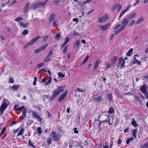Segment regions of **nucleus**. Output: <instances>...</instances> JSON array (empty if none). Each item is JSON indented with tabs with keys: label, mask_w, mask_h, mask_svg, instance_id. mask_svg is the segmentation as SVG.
Segmentation results:
<instances>
[{
	"label": "nucleus",
	"mask_w": 148,
	"mask_h": 148,
	"mask_svg": "<svg viewBox=\"0 0 148 148\" xmlns=\"http://www.w3.org/2000/svg\"><path fill=\"white\" fill-rule=\"evenodd\" d=\"M64 91V87L62 86H59L57 89L54 90L53 92V95L50 98V101H53L61 92Z\"/></svg>",
	"instance_id": "f257e3e1"
},
{
	"label": "nucleus",
	"mask_w": 148,
	"mask_h": 148,
	"mask_svg": "<svg viewBox=\"0 0 148 148\" xmlns=\"http://www.w3.org/2000/svg\"><path fill=\"white\" fill-rule=\"evenodd\" d=\"M129 21L126 18L124 19L122 22L121 23V27L118 30L115 32V33L117 35L122 31H123L125 28V27L127 26Z\"/></svg>",
	"instance_id": "f03ea898"
},
{
	"label": "nucleus",
	"mask_w": 148,
	"mask_h": 148,
	"mask_svg": "<svg viewBox=\"0 0 148 148\" xmlns=\"http://www.w3.org/2000/svg\"><path fill=\"white\" fill-rule=\"evenodd\" d=\"M41 38L40 36H36L32 40L28 42L27 44L24 46V48L26 49L29 46H32L36 41Z\"/></svg>",
	"instance_id": "7ed1b4c3"
},
{
	"label": "nucleus",
	"mask_w": 148,
	"mask_h": 148,
	"mask_svg": "<svg viewBox=\"0 0 148 148\" xmlns=\"http://www.w3.org/2000/svg\"><path fill=\"white\" fill-rule=\"evenodd\" d=\"M50 137L54 141L59 140L61 138L59 135H58L55 131H52L50 135Z\"/></svg>",
	"instance_id": "20e7f679"
},
{
	"label": "nucleus",
	"mask_w": 148,
	"mask_h": 148,
	"mask_svg": "<svg viewBox=\"0 0 148 148\" xmlns=\"http://www.w3.org/2000/svg\"><path fill=\"white\" fill-rule=\"evenodd\" d=\"M147 87L145 84L143 85L140 88L141 91L145 94L146 98H148V93L147 91Z\"/></svg>",
	"instance_id": "39448f33"
},
{
	"label": "nucleus",
	"mask_w": 148,
	"mask_h": 148,
	"mask_svg": "<svg viewBox=\"0 0 148 148\" xmlns=\"http://www.w3.org/2000/svg\"><path fill=\"white\" fill-rule=\"evenodd\" d=\"M125 61L124 59L120 58L119 59L118 63L117 64V66L119 68L120 67V69H122L123 68L125 64Z\"/></svg>",
	"instance_id": "423d86ee"
},
{
	"label": "nucleus",
	"mask_w": 148,
	"mask_h": 148,
	"mask_svg": "<svg viewBox=\"0 0 148 148\" xmlns=\"http://www.w3.org/2000/svg\"><path fill=\"white\" fill-rule=\"evenodd\" d=\"M32 116H34V118L38 120L39 121L41 122L43 120L42 118L40 117L38 113L37 112L32 111Z\"/></svg>",
	"instance_id": "0eeeda50"
},
{
	"label": "nucleus",
	"mask_w": 148,
	"mask_h": 148,
	"mask_svg": "<svg viewBox=\"0 0 148 148\" xmlns=\"http://www.w3.org/2000/svg\"><path fill=\"white\" fill-rule=\"evenodd\" d=\"M109 18V17L108 15L107 14H106L103 16L99 18L97 21L99 23H102L106 21Z\"/></svg>",
	"instance_id": "6e6552de"
},
{
	"label": "nucleus",
	"mask_w": 148,
	"mask_h": 148,
	"mask_svg": "<svg viewBox=\"0 0 148 148\" xmlns=\"http://www.w3.org/2000/svg\"><path fill=\"white\" fill-rule=\"evenodd\" d=\"M42 5V4L41 2L38 1L32 5L31 7V8L32 9H35L38 8L39 6Z\"/></svg>",
	"instance_id": "1a4fd4ad"
},
{
	"label": "nucleus",
	"mask_w": 148,
	"mask_h": 148,
	"mask_svg": "<svg viewBox=\"0 0 148 148\" xmlns=\"http://www.w3.org/2000/svg\"><path fill=\"white\" fill-rule=\"evenodd\" d=\"M110 23H108L106 25H101L99 27L100 29L102 31H104L106 30L110 26Z\"/></svg>",
	"instance_id": "9d476101"
},
{
	"label": "nucleus",
	"mask_w": 148,
	"mask_h": 148,
	"mask_svg": "<svg viewBox=\"0 0 148 148\" xmlns=\"http://www.w3.org/2000/svg\"><path fill=\"white\" fill-rule=\"evenodd\" d=\"M27 110L26 108H25L22 110V116H21L22 119H23L26 118V113Z\"/></svg>",
	"instance_id": "9b49d317"
},
{
	"label": "nucleus",
	"mask_w": 148,
	"mask_h": 148,
	"mask_svg": "<svg viewBox=\"0 0 148 148\" xmlns=\"http://www.w3.org/2000/svg\"><path fill=\"white\" fill-rule=\"evenodd\" d=\"M56 16V14L53 13L51 14L48 18L49 22L50 23L55 18Z\"/></svg>",
	"instance_id": "f8f14e48"
},
{
	"label": "nucleus",
	"mask_w": 148,
	"mask_h": 148,
	"mask_svg": "<svg viewBox=\"0 0 148 148\" xmlns=\"http://www.w3.org/2000/svg\"><path fill=\"white\" fill-rule=\"evenodd\" d=\"M80 42V40H77L75 41L74 44V48L75 49H77L79 46Z\"/></svg>",
	"instance_id": "ddd939ff"
},
{
	"label": "nucleus",
	"mask_w": 148,
	"mask_h": 148,
	"mask_svg": "<svg viewBox=\"0 0 148 148\" xmlns=\"http://www.w3.org/2000/svg\"><path fill=\"white\" fill-rule=\"evenodd\" d=\"M136 16V13L134 12L130 15H129L127 16L126 18L128 20V21H130V20L133 17H134Z\"/></svg>",
	"instance_id": "4468645a"
},
{
	"label": "nucleus",
	"mask_w": 148,
	"mask_h": 148,
	"mask_svg": "<svg viewBox=\"0 0 148 148\" xmlns=\"http://www.w3.org/2000/svg\"><path fill=\"white\" fill-rule=\"evenodd\" d=\"M8 106V104L5 103H3L1 105L0 109L5 110Z\"/></svg>",
	"instance_id": "2eb2a0df"
},
{
	"label": "nucleus",
	"mask_w": 148,
	"mask_h": 148,
	"mask_svg": "<svg viewBox=\"0 0 148 148\" xmlns=\"http://www.w3.org/2000/svg\"><path fill=\"white\" fill-rule=\"evenodd\" d=\"M19 105H16L14 106V109L16 110V111H18L22 109H23L25 108L24 106H23L17 108V107Z\"/></svg>",
	"instance_id": "dca6fc26"
},
{
	"label": "nucleus",
	"mask_w": 148,
	"mask_h": 148,
	"mask_svg": "<svg viewBox=\"0 0 148 148\" xmlns=\"http://www.w3.org/2000/svg\"><path fill=\"white\" fill-rule=\"evenodd\" d=\"M108 101L111 102L112 100V94L111 93H109L107 95Z\"/></svg>",
	"instance_id": "f3484780"
},
{
	"label": "nucleus",
	"mask_w": 148,
	"mask_h": 148,
	"mask_svg": "<svg viewBox=\"0 0 148 148\" xmlns=\"http://www.w3.org/2000/svg\"><path fill=\"white\" fill-rule=\"evenodd\" d=\"M137 133V130L136 129H134L133 130L132 135L135 139L136 138V134Z\"/></svg>",
	"instance_id": "a211bd4d"
},
{
	"label": "nucleus",
	"mask_w": 148,
	"mask_h": 148,
	"mask_svg": "<svg viewBox=\"0 0 148 148\" xmlns=\"http://www.w3.org/2000/svg\"><path fill=\"white\" fill-rule=\"evenodd\" d=\"M20 86L19 85H14L11 88V89L14 91H15L16 89H18Z\"/></svg>",
	"instance_id": "6ab92c4d"
},
{
	"label": "nucleus",
	"mask_w": 148,
	"mask_h": 148,
	"mask_svg": "<svg viewBox=\"0 0 148 148\" xmlns=\"http://www.w3.org/2000/svg\"><path fill=\"white\" fill-rule=\"evenodd\" d=\"M93 99L95 100H96L98 102H101L102 101V98L101 96L97 97H94Z\"/></svg>",
	"instance_id": "aec40b11"
},
{
	"label": "nucleus",
	"mask_w": 148,
	"mask_h": 148,
	"mask_svg": "<svg viewBox=\"0 0 148 148\" xmlns=\"http://www.w3.org/2000/svg\"><path fill=\"white\" fill-rule=\"evenodd\" d=\"M73 143H74V144H75L76 145H77L78 144V146L80 147H83V146H82V143H79V142L77 140L73 142Z\"/></svg>",
	"instance_id": "412c9836"
},
{
	"label": "nucleus",
	"mask_w": 148,
	"mask_h": 148,
	"mask_svg": "<svg viewBox=\"0 0 148 148\" xmlns=\"http://www.w3.org/2000/svg\"><path fill=\"white\" fill-rule=\"evenodd\" d=\"M114 112V110L112 107L110 108L109 111H108V113L109 114H112Z\"/></svg>",
	"instance_id": "4be33fe9"
},
{
	"label": "nucleus",
	"mask_w": 148,
	"mask_h": 148,
	"mask_svg": "<svg viewBox=\"0 0 148 148\" xmlns=\"http://www.w3.org/2000/svg\"><path fill=\"white\" fill-rule=\"evenodd\" d=\"M65 95H63V94H62L60 97L58 99V101H61L63 99H64L65 98V97H66Z\"/></svg>",
	"instance_id": "5701e85b"
},
{
	"label": "nucleus",
	"mask_w": 148,
	"mask_h": 148,
	"mask_svg": "<svg viewBox=\"0 0 148 148\" xmlns=\"http://www.w3.org/2000/svg\"><path fill=\"white\" fill-rule=\"evenodd\" d=\"M29 2H27L24 8V11L25 12H27L28 9L29 7Z\"/></svg>",
	"instance_id": "b1692460"
},
{
	"label": "nucleus",
	"mask_w": 148,
	"mask_h": 148,
	"mask_svg": "<svg viewBox=\"0 0 148 148\" xmlns=\"http://www.w3.org/2000/svg\"><path fill=\"white\" fill-rule=\"evenodd\" d=\"M132 124L134 126V127H136L137 126V124L136 123V121L134 118H133L132 119Z\"/></svg>",
	"instance_id": "393cba45"
},
{
	"label": "nucleus",
	"mask_w": 148,
	"mask_h": 148,
	"mask_svg": "<svg viewBox=\"0 0 148 148\" xmlns=\"http://www.w3.org/2000/svg\"><path fill=\"white\" fill-rule=\"evenodd\" d=\"M48 44L47 43L45 44L44 45L42 46L39 47L41 50L42 51V50H45L47 47Z\"/></svg>",
	"instance_id": "a878e982"
},
{
	"label": "nucleus",
	"mask_w": 148,
	"mask_h": 148,
	"mask_svg": "<svg viewBox=\"0 0 148 148\" xmlns=\"http://www.w3.org/2000/svg\"><path fill=\"white\" fill-rule=\"evenodd\" d=\"M141 148H148V143H146L144 145H142L140 146Z\"/></svg>",
	"instance_id": "bb28decb"
},
{
	"label": "nucleus",
	"mask_w": 148,
	"mask_h": 148,
	"mask_svg": "<svg viewBox=\"0 0 148 148\" xmlns=\"http://www.w3.org/2000/svg\"><path fill=\"white\" fill-rule=\"evenodd\" d=\"M108 116L106 121L108 122L110 125H112V122H111L110 121V117L109 116L107 115Z\"/></svg>",
	"instance_id": "cd10ccee"
},
{
	"label": "nucleus",
	"mask_w": 148,
	"mask_h": 148,
	"mask_svg": "<svg viewBox=\"0 0 148 148\" xmlns=\"http://www.w3.org/2000/svg\"><path fill=\"white\" fill-rule=\"evenodd\" d=\"M28 33V31L27 29L24 30L22 33L21 35L23 36H25L27 35Z\"/></svg>",
	"instance_id": "c85d7f7f"
},
{
	"label": "nucleus",
	"mask_w": 148,
	"mask_h": 148,
	"mask_svg": "<svg viewBox=\"0 0 148 148\" xmlns=\"http://www.w3.org/2000/svg\"><path fill=\"white\" fill-rule=\"evenodd\" d=\"M60 34L59 33L57 34L55 37V39L57 41L59 40L60 37Z\"/></svg>",
	"instance_id": "c756f323"
},
{
	"label": "nucleus",
	"mask_w": 148,
	"mask_h": 148,
	"mask_svg": "<svg viewBox=\"0 0 148 148\" xmlns=\"http://www.w3.org/2000/svg\"><path fill=\"white\" fill-rule=\"evenodd\" d=\"M23 19V18L21 17H18L16 18L15 19V20L16 21H17L18 22H20L21 21H22Z\"/></svg>",
	"instance_id": "7c9ffc66"
},
{
	"label": "nucleus",
	"mask_w": 148,
	"mask_h": 148,
	"mask_svg": "<svg viewBox=\"0 0 148 148\" xmlns=\"http://www.w3.org/2000/svg\"><path fill=\"white\" fill-rule=\"evenodd\" d=\"M133 51V49L132 48H131L129 51H128L126 54L127 56H130L131 55V53Z\"/></svg>",
	"instance_id": "2f4dec72"
},
{
	"label": "nucleus",
	"mask_w": 148,
	"mask_h": 148,
	"mask_svg": "<svg viewBox=\"0 0 148 148\" xmlns=\"http://www.w3.org/2000/svg\"><path fill=\"white\" fill-rule=\"evenodd\" d=\"M99 61L98 60H97L95 62V63L94 65V69H96L97 67L99 65Z\"/></svg>",
	"instance_id": "473e14b6"
},
{
	"label": "nucleus",
	"mask_w": 148,
	"mask_h": 148,
	"mask_svg": "<svg viewBox=\"0 0 148 148\" xmlns=\"http://www.w3.org/2000/svg\"><path fill=\"white\" fill-rule=\"evenodd\" d=\"M133 140V138L131 137L130 138H128L126 140V143L127 144H128L130 143L131 141H132Z\"/></svg>",
	"instance_id": "72a5a7b5"
},
{
	"label": "nucleus",
	"mask_w": 148,
	"mask_h": 148,
	"mask_svg": "<svg viewBox=\"0 0 148 148\" xmlns=\"http://www.w3.org/2000/svg\"><path fill=\"white\" fill-rule=\"evenodd\" d=\"M80 114H78L76 116V122L77 123H78L80 121Z\"/></svg>",
	"instance_id": "f704fd0d"
},
{
	"label": "nucleus",
	"mask_w": 148,
	"mask_h": 148,
	"mask_svg": "<svg viewBox=\"0 0 148 148\" xmlns=\"http://www.w3.org/2000/svg\"><path fill=\"white\" fill-rule=\"evenodd\" d=\"M29 145L30 146L34 148H35V146L33 145L31 141V140H29L28 143Z\"/></svg>",
	"instance_id": "c9c22d12"
},
{
	"label": "nucleus",
	"mask_w": 148,
	"mask_h": 148,
	"mask_svg": "<svg viewBox=\"0 0 148 148\" xmlns=\"http://www.w3.org/2000/svg\"><path fill=\"white\" fill-rule=\"evenodd\" d=\"M49 36L48 35H46L42 37L43 40L44 42H45L49 38Z\"/></svg>",
	"instance_id": "e433bc0d"
},
{
	"label": "nucleus",
	"mask_w": 148,
	"mask_h": 148,
	"mask_svg": "<svg viewBox=\"0 0 148 148\" xmlns=\"http://www.w3.org/2000/svg\"><path fill=\"white\" fill-rule=\"evenodd\" d=\"M136 63H137L138 65H140V61L136 60L133 61V64H134Z\"/></svg>",
	"instance_id": "4c0bfd02"
},
{
	"label": "nucleus",
	"mask_w": 148,
	"mask_h": 148,
	"mask_svg": "<svg viewBox=\"0 0 148 148\" xmlns=\"http://www.w3.org/2000/svg\"><path fill=\"white\" fill-rule=\"evenodd\" d=\"M143 20V19L142 18H140V19H139L136 22V24H138L142 22Z\"/></svg>",
	"instance_id": "58836bf2"
},
{
	"label": "nucleus",
	"mask_w": 148,
	"mask_h": 148,
	"mask_svg": "<svg viewBox=\"0 0 148 148\" xmlns=\"http://www.w3.org/2000/svg\"><path fill=\"white\" fill-rule=\"evenodd\" d=\"M89 56H88V55H87L85 59L84 60V61L82 63V64H81V65L84 64L87 61V60H88V59L89 58Z\"/></svg>",
	"instance_id": "ea45409f"
},
{
	"label": "nucleus",
	"mask_w": 148,
	"mask_h": 148,
	"mask_svg": "<svg viewBox=\"0 0 148 148\" xmlns=\"http://www.w3.org/2000/svg\"><path fill=\"white\" fill-rule=\"evenodd\" d=\"M58 75L60 77H64L65 76V74H63L61 72H59L58 73Z\"/></svg>",
	"instance_id": "a19ab883"
},
{
	"label": "nucleus",
	"mask_w": 148,
	"mask_h": 148,
	"mask_svg": "<svg viewBox=\"0 0 148 148\" xmlns=\"http://www.w3.org/2000/svg\"><path fill=\"white\" fill-rule=\"evenodd\" d=\"M52 141V140L51 138H48L47 139V142L48 145H50L51 144V142Z\"/></svg>",
	"instance_id": "79ce46f5"
},
{
	"label": "nucleus",
	"mask_w": 148,
	"mask_h": 148,
	"mask_svg": "<svg viewBox=\"0 0 148 148\" xmlns=\"http://www.w3.org/2000/svg\"><path fill=\"white\" fill-rule=\"evenodd\" d=\"M86 3L85 1H84L83 2H80L78 3V4L79 6H82L85 5Z\"/></svg>",
	"instance_id": "37998d69"
},
{
	"label": "nucleus",
	"mask_w": 148,
	"mask_h": 148,
	"mask_svg": "<svg viewBox=\"0 0 148 148\" xmlns=\"http://www.w3.org/2000/svg\"><path fill=\"white\" fill-rule=\"evenodd\" d=\"M53 25L54 27H56L58 26V24L57 23V21L54 20L53 21Z\"/></svg>",
	"instance_id": "c03bdc74"
},
{
	"label": "nucleus",
	"mask_w": 148,
	"mask_h": 148,
	"mask_svg": "<svg viewBox=\"0 0 148 148\" xmlns=\"http://www.w3.org/2000/svg\"><path fill=\"white\" fill-rule=\"evenodd\" d=\"M53 49H51L49 51V52L48 53L47 56H49L50 57L53 54Z\"/></svg>",
	"instance_id": "a18cd8bd"
},
{
	"label": "nucleus",
	"mask_w": 148,
	"mask_h": 148,
	"mask_svg": "<svg viewBox=\"0 0 148 148\" xmlns=\"http://www.w3.org/2000/svg\"><path fill=\"white\" fill-rule=\"evenodd\" d=\"M41 51V50L39 48H38L36 49L34 51V53H38Z\"/></svg>",
	"instance_id": "49530a36"
},
{
	"label": "nucleus",
	"mask_w": 148,
	"mask_h": 148,
	"mask_svg": "<svg viewBox=\"0 0 148 148\" xmlns=\"http://www.w3.org/2000/svg\"><path fill=\"white\" fill-rule=\"evenodd\" d=\"M20 25L21 26H22L23 27L26 28L27 27V26L23 22H21L20 23Z\"/></svg>",
	"instance_id": "de8ad7c7"
},
{
	"label": "nucleus",
	"mask_w": 148,
	"mask_h": 148,
	"mask_svg": "<svg viewBox=\"0 0 148 148\" xmlns=\"http://www.w3.org/2000/svg\"><path fill=\"white\" fill-rule=\"evenodd\" d=\"M14 82V79L12 77L9 78V83H13Z\"/></svg>",
	"instance_id": "09e8293b"
},
{
	"label": "nucleus",
	"mask_w": 148,
	"mask_h": 148,
	"mask_svg": "<svg viewBox=\"0 0 148 148\" xmlns=\"http://www.w3.org/2000/svg\"><path fill=\"white\" fill-rule=\"evenodd\" d=\"M104 121H100L99 123L97 124V125L99 127V130H98L99 132V131H100L101 130V127H100V125L101 124V123H102V122H103Z\"/></svg>",
	"instance_id": "8fccbe9b"
},
{
	"label": "nucleus",
	"mask_w": 148,
	"mask_h": 148,
	"mask_svg": "<svg viewBox=\"0 0 148 148\" xmlns=\"http://www.w3.org/2000/svg\"><path fill=\"white\" fill-rule=\"evenodd\" d=\"M41 127H38L37 128V131L38 133L39 134H41L42 133V131L41 130Z\"/></svg>",
	"instance_id": "3c124183"
},
{
	"label": "nucleus",
	"mask_w": 148,
	"mask_h": 148,
	"mask_svg": "<svg viewBox=\"0 0 148 148\" xmlns=\"http://www.w3.org/2000/svg\"><path fill=\"white\" fill-rule=\"evenodd\" d=\"M121 26V24H118L114 28L113 30H116L118 29L119 27H120Z\"/></svg>",
	"instance_id": "603ef678"
},
{
	"label": "nucleus",
	"mask_w": 148,
	"mask_h": 148,
	"mask_svg": "<svg viewBox=\"0 0 148 148\" xmlns=\"http://www.w3.org/2000/svg\"><path fill=\"white\" fill-rule=\"evenodd\" d=\"M49 57L50 56H47L45 58V62H47L50 60V58H49Z\"/></svg>",
	"instance_id": "864d4df0"
},
{
	"label": "nucleus",
	"mask_w": 148,
	"mask_h": 148,
	"mask_svg": "<svg viewBox=\"0 0 148 148\" xmlns=\"http://www.w3.org/2000/svg\"><path fill=\"white\" fill-rule=\"evenodd\" d=\"M68 45H67L65 47H64V49H63V53H65L66 52L68 47Z\"/></svg>",
	"instance_id": "5fc2aeb1"
},
{
	"label": "nucleus",
	"mask_w": 148,
	"mask_h": 148,
	"mask_svg": "<svg viewBox=\"0 0 148 148\" xmlns=\"http://www.w3.org/2000/svg\"><path fill=\"white\" fill-rule=\"evenodd\" d=\"M44 65L43 62L40 63L39 64H37L38 67V68H40L41 67L43 66Z\"/></svg>",
	"instance_id": "6e6d98bb"
},
{
	"label": "nucleus",
	"mask_w": 148,
	"mask_h": 148,
	"mask_svg": "<svg viewBox=\"0 0 148 148\" xmlns=\"http://www.w3.org/2000/svg\"><path fill=\"white\" fill-rule=\"evenodd\" d=\"M24 130H23V129H22L18 133V136H19L21 135L24 132Z\"/></svg>",
	"instance_id": "4d7b16f0"
},
{
	"label": "nucleus",
	"mask_w": 148,
	"mask_h": 148,
	"mask_svg": "<svg viewBox=\"0 0 148 148\" xmlns=\"http://www.w3.org/2000/svg\"><path fill=\"white\" fill-rule=\"evenodd\" d=\"M121 137L119 136V138L118 140L117 141V143H118V144L119 145L121 144L122 142V140L121 139Z\"/></svg>",
	"instance_id": "13d9d810"
},
{
	"label": "nucleus",
	"mask_w": 148,
	"mask_h": 148,
	"mask_svg": "<svg viewBox=\"0 0 148 148\" xmlns=\"http://www.w3.org/2000/svg\"><path fill=\"white\" fill-rule=\"evenodd\" d=\"M42 71H45V72H47V71L46 70V69L45 68H43L39 71L38 72V73L40 74V73Z\"/></svg>",
	"instance_id": "bf43d9fd"
},
{
	"label": "nucleus",
	"mask_w": 148,
	"mask_h": 148,
	"mask_svg": "<svg viewBox=\"0 0 148 148\" xmlns=\"http://www.w3.org/2000/svg\"><path fill=\"white\" fill-rule=\"evenodd\" d=\"M118 6V4L116 3L115 4L113 7H112V10L113 11H114L117 7Z\"/></svg>",
	"instance_id": "052dcab7"
},
{
	"label": "nucleus",
	"mask_w": 148,
	"mask_h": 148,
	"mask_svg": "<svg viewBox=\"0 0 148 148\" xmlns=\"http://www.w3.org/2000/svg\"><path fill=\"white\" fill-rule=\"evenodd\" d=\"M135 21L134 20H132L131 21V22L129 23V24L131 26H132L135 23Z\"/></svg>",
	"instance_id": "680f3d73"
},
{
	"label": "nucleus",
	"mask_w": 148,
	"mask_h": 148,
	"mask_svg": "<svg viewBox=\"0 0 148 148\" xmlns=\"http://www.w3.org/2000/svg\"><path fill=\"white\" fill-rule=\"evenodd\" d=\"M69 40L70 38L69 37H67L65 39V41L64 42L66 44L69 41Z\"/></svg>",
	"instance_id": "e2e57ef3"
},
{
	"label": "nucleus",
	"mask_w": 148,
	"mask_h": 148,
	"mask_svg": "<svg viewBox=\"0 0 148 148\" xmlns=\"http://www.w3.org/2000/svg\"><path fill=\"white\" fill-rule=\"evenodd\" d=\"M135 99L137 100L138 101L141 102V100L140 99L139 97L137 95H134Z\"/></svg>",
	"instance_id": "0e129e2a"
},
{
	"label": "nucleus",
	"mask_w": 148,
	"mask_h": 148,
	"mask_svg": "<svg viewBox=\"0 0 148 148\" xmlns=\"http://www.w3.org/2000/svg\"><path fill=\"white\" fill-rule=\"evenodd\" d=\"M111 62L112 64H114L116 63V61L114 59L112 58L111 59Z\"/></svg>",
	"instance_id": "69168bd1"
},
{
	"label": "nucleus",
	"mask_w": 148,
	"mask_h": 148,
	"mask_svg": "<svg viewBox=\"0 0 148 148\" xmlns=\"http://www.w3.org/2000/svg\"><path fill=\"white\" fill-rule=\"evenodd\" d=\"M17 123V122L15 121H13L11 124L10 125V126H11L13 125H14L15 124H16Z\"/></svg>",
	"instance_id": "338daca9"
},
{
	"label": "nucleus",
	"mask_w": 148,
	"mask_h": 148,
	"mask_svg": "<svg viewBox=\"0 0 148 148\" xmlns=\"http://www.w3.org/2000/svg\"><path fill=\"white\" fill-rule=\"evenodd\" d=\"M74 133L75 134H77L78 133V131L76 127L74 128Z\"/></svg>",
	"instance_id": "774afa93"
}]
</instances>
